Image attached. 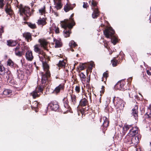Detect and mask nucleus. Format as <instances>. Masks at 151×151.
Wrapping results in <instances>:
<instances>
[{
	"mask_svg": "<svg viewBox=\"0 0 151 151\" xmlns=\"http://www.w3.org/2000/svg\"><path fill=\"white\" fill-rule=\"evenodd\" d=\"M40 44H37L34 46V51L38 54V56L40 60L42 63L44 72H50L49 70V66L46 62L48 60V57L46 55L45 53L41 50V48L42 47L45 49H46V46L47 45V42L44 40L41 39L39 40Z\"/></svg>",
	"mask_w": 151,
	"mask_h": 151,
	"instance_id": "nucleus-1",
	"label": "nucleus"
},
{
	"mask_svg": "<svg viewBox=\"0 0 151 151\" xmlns=\"http://www.w3.org/2000/svg\"><path fill=\"white\" fill-rule=\"evenodd\" d=\"M50 72H48L45 73V72H42V74L41 83L42 85L41 86L37 88L36 89L31 93V95L32 96L34 99H35L37 97H38L40 95L41 93H42L44 88V87L45 84H47V78L50 76Z\"/></svg>",
	"mask_w": 151,
	"mask_h": 151,
	"instance_id": "nucleus-2",
	"label": "nucleus"
},
{
	"mask_svg": "<svg viewBox=\"0 0 151 151\" xmlns=\"http://www.w3.org/2000/svg\"><path fill=\"white\" fill-rule=\"evenodd\" d=\"M73 14H72L69 19H65L64 21V23L62 25V27L64 28L63 31V35L65 37L69 36L70 29H71L75 24V21L73 18Z\"/></svg>",
	"mask_w": 151,
	"mask_h": 151,
	"instance_id": "nucleus-3",
	"label": "nucleus"
},
{
	"mask_svg": "<svg viewBox=\"0 0 151 151\" xmlns=\"http://www.w3.org/2000/svg\"><path fill=\"white\" fill-rule=\"evenodd\" d=\"M104 33L106 37L111 38L112 43L114 45H115L116 44L118 41L117 39L114 35V31L112 27H110L106 29L104 31Z\"/></svg>",
	"mask_w": 151,
	"mask_h": 151,
	"instance_id": "nucleus-4",
	"label": "nucleus"
},
{
	"mask_svg": "<svg viewBox=\"0 0 151 151\" xmlns=\"http://www.w3.org/2000/svg\"><path fill=\"white\" fill-rule=\"evenodd\" d=\"M115 97L113 99V102L116 107V109L122 110L124 106L125 103L120 99L117 98L115 100Z\"/></svg>",
	"mask_w": 151,
	"mask_h": 151,
	"instance_id": "nucleus-5",
	"label": "nucleus"
},
{
	"mask_svg": "<svg viewBox=\"0 0 151 151\" xmlns=\"http://www.w3.org/2000/svg\"><path fill=\"white\" fill-rule=\"evenodd\" d=\"M20 14L21 15L24 14L26 17L24 18V20L28 19V17L31 15V13L30 12V8L27 7H22L19 9Z\"/></svg>",
	"mask_w": 151,
	"mask_h": 151,
	"instance_id": "nucleus-6",
	"label": "nucleus"
},
{
	"mask_svg": "<svg viewBox=\"0 0 151 151\" xmlns=\"http://www.w3.org/2000/svg\"><path fill=\"white\" fill-rule=\"evenodd\" d=\"M89 3L92 6V9L93 10V12L92 14V17L93 18H96L99 15V12L97 9L95 8L96 6V2L92 0V1H90Z\"/></svg>",
	"mask_w": 151,
	"mask_h": 151,
	"instance_id": "nucleus-7",
	"label": "nucleus"
},
{
	"mask_svg": "<svg viewBox=\"0 0 151 151\" xmlns=\"http://www.w3.org/2000/svg\"><path fill=\"white\" fill-rule=\"evenodd\" d=\"M141 138L140 135H138L137 136H132L131 140L130 142L129 143V144H133L134 145H136L139 142V140Z\"/></svg>",
	"mask_w": 151,
	"mask_h": 151,
	"instance_id": "nucleus-8",
	"label": "nucleus"
},
{
	"mask_svg": "<svg viewBox=\"0 0 151 151\" xmlns=\"http://www.w3.org/2000/svg\"><path fill=\"white\" fill-rule=\"evenodd\" d=\"M48 107L52 110L55 111H57L59 109V106L56 101H53L50 103L48 105Z\"/></svg>",
	"mask_w": 151,
	"mask_h": 151,
	"instance_id": "nucleus-9",
	"label": "nucleus"
},
{
	"mask_svg": "<svg viewBox=\"0 0 151 151\" xmlns=\"http://www.w3.org/2000/svg\"><path fill=\"white\" fill-rule=\"evenodd\" d=\"M102 119L104 121L103 124L102 126V129L104 131L106 130L107 129V127L108 126L109 124V121L107 118L105 117H103L102 119H101V120Z\"/></svg>",
	"mask_w": 151,
	"mask_h": 151,
	"instance_id": "nucleus-10",
	"label": "nucleus"
},
{
	"mask_svg": "<svg viewBox=\"0 0 151 151\" xmlns=\"http://www.w3.org/2000/svg\"><path fill=\"white\" fill-rule=\"evenodd\" d=\"M125 82L121 81L118 82L115 86L114 88L116 89L120 90H123L125 88H124Z\"/></svg>",
	"mask_w": 151,
	"mask_h": 151,
	"instance_id": "nucleus-11",
	"label": "nucleus"
},
{
	"mask_svg": "<svg viewBox=\"0 0 151 151\" xmlns=\"http://www.w3.org/2000/svg\"><path fill=\"white\" fill-rule=\"evenodd\" d=\"M138 128L137 127H133L130 130L128 134L131 136H134L138 133Z\"/></svg>",
	"mask_w": 151,
	"mask_h": 151,
	"instance_id": "nucleus-12",
	"label": "nucleus"
},
{
	"mask_svg": "<svg viewBox=\"0 0 151 151\" xmlns=\"http://www.w3.org/2000/svg\"><path fill=\"white\" fill-rule=\"evenodd\" d=\"M25 57L27 60L32 61L33 59L32 51L30 50H28L26 53Z\"/></svg>",
	"mask_w": 151,
	"mask_h": 151,
	"instance_id": "nucleus-13",
	"label": "nucleus"
},
{
	"mask_svg": "<svg viewBox=\"0 0 151 151\" xmlns=\"http://www.w3.org/2000/svg\"><path fill=\"white\" fill-rule=\"evenodd\" d=\"M46 19V18H40L38 20L37 22L38 25L41 26L42 27L47 23Z\"/></svg>",
	"mask_w": 151,
	"mask_h": 151,
	"instance_id": "nucleus-14",
	"label": "nucleus"
},
{
	"mask_svg": "<svg viewBox=\"0 0 151 151\" xmlns=\"http://www.w3.org/2000/svg\"><path fill=\"white\" fill-rule=\"evenodd\" d=\"M64 84H60L55 88L54 91V92L57 94L60 92L61 90H63L64 89Z\"/></svg>",
	"mask_w": 151,
	"mask_h": 151,
	"instance_id": "nucleus-15",
	"label": "nucleus"
},
{
	"mask_svg": "<svg viewBox=\"0 0 151 151\" xmlns=\"http://www.w3.org/2000/svg\"><path fill=\"white\" fill-rule=\"evenodd\" d=\"M20 46H17L14 48L15 53L16 55L19 57H21L23 55V53L19 51Z\"/></svg>",
	"mask_w": 151,
	"mask_h": 151,
	"instance_id": "nucleus-16",
	"label": "nucleus"
},
{
	"mask_svg": "<svg viewBox=\"0 0 151 151\" xmlns=\"http://www.w3.org/2000/svg\"><path fill=\"white\" fill-rule=\"evenodd\" d=\"M23 36L28 42H30L32 40L31 35L29 32L24 33L23 34Z\"/></svg>",
	"mask_w": 151,
	"mask_h": 151,
	"instance_id": "nucleus-17",
	"label": "nucleus"
},
{
	"mask_svg": "<svg viewBox=\"0 0 151 151\" xmlns=\"http://www.w3.org/2000/svg\"><path fill=\"white\" fill-rule=\"evenodd\" d=\"M7 45L10 47L14 46L17 44L16 41L12 40H7Z\"/></svg>",
	"mask_w": 151,
	"mask_h": 151,
	"instance_id": "nucleus-18",
	"label": "nucleus"
},
{
	"mask_svg": "<svg viewBox=\"0 0 151 151\" xmlns=\"http://www.w3.org/2000/svg\"><path fill=\"white\" fill-rule=\"evenodd\" d=\"M55 4V7L57 10L60 9L62 6L61 1H57L56 0H53Z\"/></svg>",
	"mask_w": 151,
	"mask_h": 151,
	"instance_id": "nucleus-19",
	"label": "nucleus"
},
{
	"mask_svg": "<svg viewBox=\"0 0 151 151\" xmlns=\"http://www.w3.org/2000/svg\"><path fill=\"white\" fill-rule=\"evenodd\" d=\"M132 115L134 116L135 118L136 119V117L137 116L138 106H135L132 109Z\"/></svg>",
	"mask_w": 151,
	"mask_h": 151,
	"instance_id": "nucleus-20",
	"label": "nucleus"
},
{
	"mask_svg": "<svg viewBox=\"0 0 151 151\" xmlns=\"http://www.w3.org/2000/svg\"><path fill=\"white\" fill-rule=\"evenodd\" d=\"M53 40L55 44V47H59L62 46V44L60 40H58L54 38Z\"/></svg>",
	"mask_w": 151,
	"mask_h": 151,
	"instance_id": "nucleus-21",
	"label": "nucleus"
},
{
	"mask_svg": "<svg viewBox=\"0 0 151 151\" xmlns=\"http://www.w3.org/2000/svg\"><path fill=\"white\" fill-rule=\"evenodd\" d=\"M6 8L5 9L6 12L10 16H11L13 13L12 10L7 5L6 6Z\"/></svg>",
	"mask_w": 151,
	"mask_h": 151,
	"instance_id": "nucleus-22",
	"label": "nucleus"
},
{
	"mask_svg": "<svg viewBox=\"0 0 151 151\" xmlns=\"http://www.w3.org/2000/svg\"><path fill=\"white\" fill-rule=\"evenodd\" d=\"M69 46L70 47V50L72 52L74 51V50L73 48H75L76 47L75 42L73 40H71L70 41L69 43Z\"/></svg>",
	"mask_w": 151,
	"mask_h": 151,
	"instance_id": "nucleus-23",
	"label": "nucleus"
},
{
	"mask_svg": "<svg viewBox=\"0 0 151 151\" xmlns=\"http://www.w3.org/2000/svg\"><path fill=\"white\" fill-rule=\"evenodd\" d=\"M63 102L64 106L65 108L67 109L68 110H69L70 108L68 104V101L67 99L64 98L63 100Z\"/></svg>",
	"mask_w": 151,
	"mask_h": 151,
	"instance_id": "nucleus-24",
	"label": "nucleus"
},
{
	"mask_svg": "<svg viewBox=\"0 0 151 151\" xmlns=\"http://www.w3.org/2000/svg\"><path fill=\"white\" fill-rule=\"evenodd\" d=\"M132 137V136H131L129 135V134H128L124 138V141L125 142L128 143L129 144V143L130 142V141H131Z\"/></svg>",
	"mask_w": 151,
	"mask_h": 151,
	"instance_id": "nucleus-25",
	"label": "nucleus"
},
{
	"mask_svg": "<svg viewBox=\"0 0 151 151\" xmlns=\"http://www.w3.org/2000/svg\"><path fill=\"white\" fill-rule=\"evenodd\" d=\"M73 9V7H72L71 5L68 4H67L65 5L64 7V10L66 12H68L70 10Z\"/></svg>",
	"mask_w": 151,
	"mask_h": 151,
	"instance_id": "nucleus-26",
	"label": "nucleus"
},
{
	"mask_svg": "<svg viewBox=\"0 0 151 151\" xmlns=\"http://www.w3.org/2000/svg\"><path fill=\"white\" fill-rule=\"evenodd\" d=\"M6 73V70L4 66L0 65V74L1 75H5Z\"/></svg>",
	"mask_w": 151,
	"mask_h": 151,
	"instance_id": "nucleus-27",
	"label": "nucleus"
},
{
	"mask_svg": "<svg viewBox=\"0 0 151 151\" xmlns=\"http://www.w3.org/2000/svg\"><path fill=\"white\" fill-rule=\"evenodd\" d=\"M6 74L7 75L6 76V78L7 80V82H10L12 80V77L11 74H10V72L6 73Z\"/></svg>",
	"mask_w": 151,
	"mask_h": 151,
	"instance_id": "nucleus-28",
	"label": "nucleus"
},
{
	"mask_svg": "<svg viewBox=\"0 0 151 151\" xmlns=\"http://www.w3.org/2000/svg\"><path fill=\"white\" fill-rule=\"evenodd\" d=\"M12 91L9 89H5L3 91V94L5 95H10L12 93Z\"/></svg>",
	"mask_w": 151,
	"mask_h": 151,
	"instance_id": "nucleus-29",
	"label": "nucleus"
},
{
	"mask_svg": "<svg viewBox=\"0 0 151 151\" xmlns=\"http://www.w3.org/2000/svg\"><path fill=\"white\" fill-rule=\"evenodd\" d=\"M85 67V65L84 64H80L77 67V71L79 72L80 70H83L84 69Z\"/></svg>",
	"mask_w": 151,
	"mask_h": 151,
	"instance_id": "nucleus-30",
	"label": "nucleus"
},
{
	"mask_svg": "<svg viewBox=\"0 0 151 151\" xmlns=\"http://www.w3.org/2000/svg\"><path fill=\"white\" fill-rule=\"evenodd\" d=\"M132 127V125H129L127 124L124 125L123 127V130L124 131V132H125L129 129L131 128Z\"/></svg>",
	"mask_w": 151,
	"mask_h": 151,
	"instance_id": "nucleus-31",
	"label": "nucleus"
},
{
	"mask_svg": "<svg viewBox=\"0 0 151 151\" xmlns=\"http://www.w3.org/2000/svg\"><path fill=\"white\" fill-rule=\"evenodd\" d=\"M50 30L52 31V30H54L56 33H58L59 32V29L58 27H56V26H54L50 28Z\"/></svg>",
	"mask_w": 151,
	"mask_h": 151,
	"instance_id": "nucleus-32",
	"label": "nucleus"
},
{
	"mask_svg": "<svg viewBox=\"0 0 151 151\" xmlns=\"http://www.w3.org/2000/svg\"><path fill=\"white\" fill-rule=\"evenodd\" d=\"M81 81H85L86 80V76L83 73L81 72L79 73L78 74Z\"/></svg>",
	"mask_w": 151,
	"mask_h": 151,
	"instance_id": "nucleus-33",
	"label": "nucleus"
},
{
	"mask_svg": "<svg viewBox=\"0 0 151 151\" xmlns=\"http://www.w3.org/2000/svg\"><path fill=\"white\" fill-rule=\"evenodd\" d=\"M87 104V101L85 99H82L80 101V104L82 106H85Z\"/></svg>",
	"mask_w": 151,
	"mask_h": 151,
	"instance_id": "nucleus-34",
	"label": "nucleus"
},
{
	"mask_svg": "<svg viewBox=\"0 0 151 151\" xmlns=\"http://www.w3.org/2000/svg\"><path fill=\"white\" fill-rule=\"evenodd\" d=\"M45 7L44 6L43 7L39 9V12L41 15L44 14L45 12Z\"/></svg>",
	"mask_w": 151,
	"mask_h": 151,
	"instance_id": "nucleus-35",
	"label": "nucleus"
},
{
	"mask_svg": "<svg viewBox=\"0 0 151 151\" xmlns=\"http://www.w3.org/2000/svg\"><path fill=\"white\" fill-rule=\"evenodd\" d=\"M59 67H65V63L63 61H60L58 63Z\"/></svg>",
	"mask_w": 151,
	"mask_h": 151,
	"instance_id": "nucleus-36",
	"label": "nucleus"
},
{
	"mask_svg": "<svg viewBox=\"0 0 151 151\" xmlns=\"http://www.w3.org/2000/svg\"><path fill=\"white\" fill-rule=\"evenodd\" d=\"M7 65L11 67H13L14 65V63L11 60L9 59L7 61Z\"/></svg>",
	"mask_w": 151,
	"mask_h": 151,
	"instance_id": "nucleus-37",
	"label": "nucleus"
},
{
	"mask_svg": "<svg viewBox=\"0 0 151 151\" xmlns=\"http://www.w3.org/2000/svg\"><path fill=\"white\" fill-rule=\"evenodd\" d=\"M35 104V106H32V109H33V108H34L36 112L37 111V107H38V103L37 101H35L33 103Z\"/></svg>",
	"mask_w": 151,
	"mask_h": 151,
	"instance_id": "nucleus-38",
	"label": "nucleus"
},
{
	"mask_svg": "<svg viewBox=\"0 0 151 151\" xmlns=\"http://www.w3.org/2000/svg\"><path fill=\"white\" fill-rule=\"evenodd\" d=\"M111 63L112 66L113 67H115L117 65L118 63V61L116 60L113 59L111 60Z\"/></svg>",
	"mask_w": 151,
	"mask_h": 151,
	"instance_id": "nucleus-39",
	"label": "nucleus"
},
{
	"mask_svg": "<svg viewBox=\"0 0 151 151\" xmlns=\"http://www.w3.org/2000/svg\"><path fill=\"white\" fill-rule=\"evenodd\" d=\"M28 25L29 27L32 29H34L36 27V25L35 24H33L29 23H28Z\"/></svg>",
	"mask_w": 151,
	"mask_h": 151,
	"instance_id": "nucleus-40",
	"label": "nucleus"
},
{
	"mask_svg": "<svg viewBox=\"0 0 151 151\" xmlns=\"http://www.w3.org/2000/svg\"><path fill=\"white\" fill-rule=\"evenodd\" d=\"M4 0H0V9H3L4 5Z\"/></svg>",
	"mask_w": 151,
	"mask_h": 151,
	"instance_id": "nucleus-41",
	"label": "nucleus"
},
{
	"mask_svg": "<svg viewBox=\"0 0 151 151\" xmlns=\"http://www.w3.org/2000/svg\"><path fill=\"white\" fill-rule=\"evenodd\" d=\"M71 99L72 101L75 103V101H76V96L75 95H72L71 96Z\"/></svg>",
	"mask_w": 151,
	"mask_h": 151,
	"instance_id": "nucleus-42",
	"label": "nucleus"
},
{
	"mask_svg": "<svg viewBox=\"0 0 151 151\" xmlns=\"http://www.w3.org/2000/svg\"><path fill=\"white\" fill-rule=\"evenodd\" d=\"M108 76V73L106 72H104L103 74V78H105L106 79L107 78Z\"/></svg>",
	"mask_w": 151,
	"mask_h": 151,
	"instance_id": "nucleus-43",
	"label": "nucleus"
},
{
	"mask_svg": "<svg viewBox=\"0 0 151 151\" xmlns=\"http://www.w3.org/2000/svg\"><path fill=\"white\" fill-rule=\"evenodd\" d=\"M145 116L146 118H151V114H146Z\"/></svg>",
	"mask_w": 151,
	"mask_h": 151,
	"instance_id": "nucleus-44",
	"label": "nucleus"
},
{
	"mask_svg": "<svg viewBox=\"0 0 151 151\" xmlns=\"http://www.w3.org/2000/svg\"><path fill=\"white\" fill-rule=\"evenodd\" d=\"M89 64L90 65L89 68H92L93 67V66L94 65V62H90L89 63Z\"/></svg>",
	"mask_w": 151,
	"mask_h": 151,
	"instance_id": "nucleus-45",
	"label": "nucleus"
},
{
	"mask_svg": "<svg viewBox=\"0 0 151 151\" xmlns=\"http://www.w3.org/2000/svg\"><path fill=\"white\" fill-rule=\"evenodd\" d=\"M147 73L148 75H151V68L147 70Z\"/></svg>",
	"mask_w": 151,
	"mask_h": 151,
	"instance_id": "nucleus-46",
	"label": "nucleus"
},
{
	"mask_svg": "<svg viewBox=\"0 0 151 151\" xmlns=\"http://www.w3.org/2000/svg\"><path fill=\"white\" fill-rule=\"evenodd\" d=\"M88 6V4L87 3H86L85 2H83V8H87Z\"/></svg>",
	"mask_w": 151,
	"mask_h": 151,
	"instance_id": "nucleus-47",
	"label": "nucleus"
},
{
	"mask_svg": "<svg viewBox=\"0 0 151 151\" xmlns=\"http://www.w3.org/2000/svg\"><path fill=\"white\" fill-rule=\"evenodd\" d=\"M80 87L78 86H76V92L78 93L80 91Z\"/></svg>",
	"mask_w": 151,
	"mask_h": 151,
	"instance_id": "nucleus-48",
	"label": "nucleus"
},
{
	"mask_svg": "<svg viewBox=\"0 0 151 151\" xmlns=\"http://www.w3.org/2000/svg\"><path fill=\"white\" fill-rule=\"evenodd\" d=\"M104 92V86H102V88H101V91H100L101 94V93H103Z\"/></svg>",
	"mask_w": 151,
	"mask_h": 151,
	"instance_id": "nucleus-49",
	"label": "nucleus"
},
{
	"mask_svg": "<svg viewBox=\"0 0 151 151\" xmlns=\"http://www.w3.org/2000/svg\"><path fill=\"white\" fill-rule=\"evenodd\" d=\"M4 32V30L3 28H1L0 31V36L1 37L2 35V33Z\"/></svg>",
	"mask_w": 151,
	"mask_h": 151,
	"instance_id": "nucleus-50",
	"label": "nucleus"
},
{
	"mask_svg": "<svg viewBox=\"0 0 151 151\" xmlns=\"http://www.w3.org/2000/svg\"><path fill=\"white\" fill-rule=\"evenodd\" d=\"M21 79H22V78H23L24 76V75L23 74V73L22 72H21Z\"/></svg>",
	"mask_w": 151,
	"mask_h": 151,
	"instance_id": "nucleus-51",
	"label": "nucleus"
},
{
	"mask_svg": "<svg viewBox=\"0 0 151 151\" xmlns=\"http://www.w3.org/2000/svg\"><path fill=\"white\" fill-rule=\"evenodd\" d=\"M53 13L54 14L56 15V16H58V13L57 12H54Z\"/></svg>",
	"mask_w": 151,
	"mask_h": 151,
	"instance_id": "nucleus-52",
	"label": "nucleus"
},
{
	"mask_svg": "<svg viewBox=\"0 0 151 151\" xmlns=\"http://www.w3.org/2000/svg\"><path fill=\"white\" fill-rule=\"evenodd\" d=\"M136 151H141L140 148H137L136 149Z\"/></svg>",
	"mask_w": 151,
	"mask_h": 151,
	"instance_id": "nucleus-53",
	"label": "nucleus"
},
{
	"mask_svg": "<svg viewBox=\"0 0 151 151\" xmlns=\"http://www.w3.org/2000/svg\"><path fill=\"white\" fill-rule=\"evenodd\" d=\"M149 109H150L151 110V104H150L149 106Z\"/></svg>",
	"mask_w": 151,
	"mask_h": 151,
	"instance_id": "nucleus-54",
	"label": "nucleus"
},
{
	"mask_svg": "<svg viewBox=\"0 0 151 151\" xmlns=\"http://www.w3.org/2000/svg\"><path fill=\"white\" fill-rule=\"evenodd\" d=\"M21 52H22L23 53V55L24 53V50H22V51H21Z\"/></svg>",
	"mask_w": 151,
	"mask_h": 151,
	"instance_id": "nucleus-55",
	"label": "nucleus"
},
{
	"mask_svg": "<svg viewBox=\"0 0 151 151\" xmlns=\"http://www.w3.org/2000/svg\"><path fill=\"white\" fill-rule=\"evenodd\" d=\"M60 0H56V1H61Z\"/></svg>",
	"mask_w": 151,
	"mask_h": 151,
	"instance_id": "nucleus-56",
	"label": "nucleus"
},
{
	"mask_svg": "<svg viewBox=\"0 0 151 151\" xmlns=\"http://www.w3.org/2000/svg\"><path fill=\"white\" fill-rule=\"evenodd\" d=\"M20 73H19V74H18V76H19H19H20Z\"/></svg>",
	"mask_w": 151,
	"mask_h": 151,
	"instance_id": "nucleus-57",
	"label": "nucleus"
},
{
	"mask_svg": "<svg viewBox=\"0 0 151 151\" xmlns=\"http://www.w3.org/2000/svg\"><path fill=\"white\" fill-rule=\"evenodd\" d=\"M129 96L130 97H133V96H130V94H129Z\"/></svg>",
	"mask_w": 151,
	"mask_h": 151,
	"instance_id": "nucleus-58",
	"label": "nucleus"
},
{
	"mask_svg": "<svg viewBox=\"0 0 151 151\" xmlns=\"http://www.w3.org/2000/svg\"><path fill=\"white\" fill-rule=\"evenodd\" d=\"M75 65H76V63H75L74 64V66H75Z\"/></svg>",
	"mask_w": 151,
	"mask_h": 151,
	"instance_id": "nucleus-59",
	"label": "nucleus"
},
{
	"mask_svg": "<svg viewBox=\"0 0 151 151\" xmlns=\"http://www.w3.org/2000/svg\"><path fill=\"white\" fill-rule=\"evenodd\" d=\"M80 96H81V97H82V94H81V95H80Z\"/></svg>",
	"mask_w": 151,
	"mask_h": 151,
	"instance_id": "nucleus-60",
	"label": "nucleus"
},
{
	"mask_svg": "<svg viewBox=\"0 0 151 151\" xmlns=\"http://www.w3.org/2000/svg\"><path fill=\"white\" fill-rule=\"evenodd\" d=\"M78 55L77 54L76 55V56H78Z\"/></svg>",
	"mask_w": 151,
	"mask_h": 151,
	"instance_id": "nucleus-61",
	"label": "nucleus"
},
{
	"mask_svg": "<svg viewBox=\"0 0 151 151\" xmlns=\"http://www.w3.org/2000/svg\"><path fill=\"white\" fill-rule=\"evenodd\" d=\"M76 81V80L74 79V81Z\"/></svg>",
	"mask_w": 151,
	"mask_h": 151,
	"instance_id": "nucleus-62",
	"label": "nucleus"
},
{
	"mask_svg": "<svg viewBox=\"0 0 151 151\" xmlns=\"http://www.w3.org/2000/svg\"><path fill=\"white\" fill-rule=\"evenodd\" d=\"M73 77H74V76H72V78H73Z\"/></svg>",
	"mask_w": 151,
	"mask_h": 151,
	"instance_id": "nucleus-63",
	"label": "nucleus"
},
{
	"mask_svg": "<svg viewBox=\"0 0 151 151\" xmlns=\"http://www.w3.org/2000/svg\"><path fill=\"white\" fill-rule=\"evenodd\" d=\"M131 79V78H129V79Z\"/></svg>",
	"mask_w": 151,
	"mask_h": 151,
	"instance_id": "nucleus-64",
	"label": "nucleus"
}]
</instances>
